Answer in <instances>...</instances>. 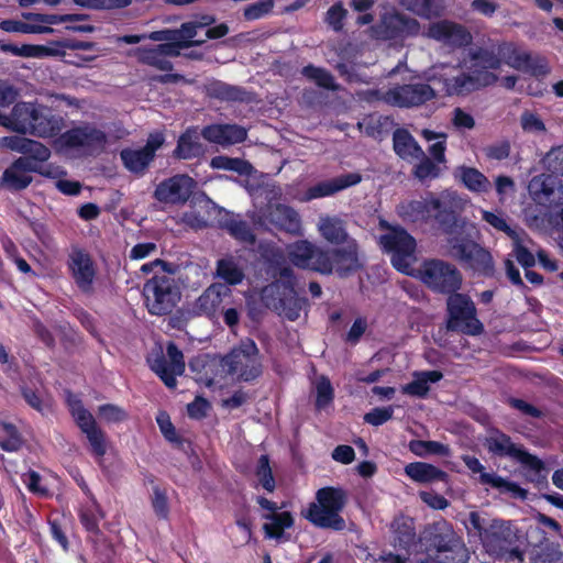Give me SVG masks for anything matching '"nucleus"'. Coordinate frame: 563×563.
Instances as JSON below:
<instances>
[{"label": "nucleus", "instance_id": "nucleus-1", "mask_svg": "<svg viewBox=\"0 0 563 563\" xmlns=\"http://www.w3.org/2000/svg\"><path fill=\"white\" fill-rule=\"evenodd\" d=\"M503 62L508 66L534 76L547 74L531 55L511 43L495 47H476L468 52V59L457 65L435 64L423 73L427 81L441 85V91L448 96H466L481 88L494 85L498 77L493 70Z\"/></svg>", "mask_w": 563, "mask_h": 563}, {"label": "nucleus", "instance_id": "nucleus-2", "mask_svg": "<svg viewBox=\"0 0 563 563\" xmlns=\"http://www.w3.org/2000/svg\"><path fill=\"white\" fill-rule=\"evenodd\" d=\"M468 531L473 530L479 537L489 554L507 560H522L520 551L515 547L516 533L510 523L500 519H488L477 511L468 515Z\"/></svg>", "mask_w": 563, "mask_h": 563}, {"label": "nucleus", "instance_id": "nucleus-3", "mask_svg": "<svg viewBox=\"0 0 563 563\" xmlns=\"http://www.w3.org/2000/svg\"><path fill=\"white\" fill-rule=\"evenodd\" d=\"M107 144V133L92 123L73 126L53 142L56 152L75 158L98 156L104 152Z\"/></svg>", "mask_w": 563, "mask_h": 563}, {"label": "nucleus", "instance_id": "nucleus-4", "mask_svg": "<svg viewBox=\"0 0 563 563\" xmlns=\"http://www.w3.org/2000/svg\"><path fill=\"white\" fill-rule=\"evenodd\" d=\"M346 504V494L341 488L323 487L316 493V500L309 505L305 518L322 529L341 531L345 521L341 516Z\"/></svg>", "mask_w": 563, "mask_h": 563}, {"label": "nucleus", "instance_id": "nucleus-5", "mask_svg": "<svg viewBox=\"0 0 563 563\" xmlns=\"http://www.w3.org/2000/svg\"><path fill=\"white\" fill-rule=\"evenodd\" d=\"M378 227L383 231L378 240L379 245L390 255L393 266L410 275L412 264L416 262V240L400 225H391L384 219L379 220Z\"/></svg>", "mask_w": 563, "mask_h": 563}, {"label": "nucleus", "instance_id": "nucleus-6", "mask_svg": "<svg viewBox=\"0 0 563 563\" xmlns=\"http://www.w3.org/2000/svg\"><path fill=\"white\" fill-rule=\"evenodd\" d=\"M144 302L153 316L170 313L181 298L176 279L167 274L155 275L143 287Z\"/></svg>", "mask_w": 563, "mask_h": 563}, {"label": "nucleus", "instance_id": "nucleus-7", "mask_svg": "<svg viewBox=\"0 0 563 563\" xmlns=\"http://www.w3.org/2000/svg\"><path fill=\"white\" fill-rule=\"evenodd\" d=\"M437 97L435 90L427 84L397 85L387 90H372L367 92L368 101H383L398 108L419 107Z\"/></svg>", "mask_w": 563, "mask_h": 563}, {"label": "nucleus", "instance_id": "nucleus-8", "mask_svg": "<svg viewBox=\"0 0 563 563\" xmlns=\"http://www.w3.org/2000/svg\"><path fill=\"white\" fill-rule=\"evenodd\" d=\"M221 366L239 379L250 382L262 373L258 349L253 340H244L221 361Z\"/></svg>", "mask_w": 563, "mask_h": 563}, {"label": "nucleus", "instance_id": "nucleus-9", "mask_svg": "<svg viewBox=\"0 0 563 563\" xmlns=\"http://www.w3.org/2000/svg\"><path fill=\"white\" fill-rule=\"evenodd\" d=\"M448 329L468 335H478L484 331L483 323L476 317L473 300L464 294L452 292L448 298Z\"/></svg>", "mask_w": 563, "mask_h": 563}, {"label": "nucleus", "instance_id": "nucleus-10", "mask_svg": "<svg viewBox=\"0 0 563 563\" xmlns=\"http://www.w3.org/2000/svg\"><path fill=\"white\" fill-rule=\"evenodd\" d=\"M418 276L430 289L452 294L460 289L462 276L457 268L441 260L424 262L418 271Z\"/></svg>", "mask_w": 563, "mask_h": 563}, {"label": "nucleus", "instance_id": "nucleus-11", "mask_svg": "<svg viewBox=\"0 0 563 563\" xmlns=\"http://www.w3.org/2000/svg\"><path fill=\"white\" fill-rule=\"evenodd\" d=\"M286 252L288 260L296 267L331 275L332 268L328 258V250L307 240H299L289 244Z\"/></svg>", "mask_w": 563, "mask_h": 563}, {"label": "nucleus", "instance_id": "nucleus-12", "mask_svg": "<svg viewBox=\"0 0 563 563\" xmlns=\"http://www.w3.org/2000/svg\"><path fill=\"white\" fill-rule=\"evenodd\" d=\"M484 444L493 455L516 460L533 472H540L543 468L540 459L527 452L522 445L512 442L511 438L501 431L489 432Z\"/></svg>", "mask_w": 563, "mask_h": 563}, {"label": "nucleus", "instance_id": "nucleus-13", "mask_svg": "<svg viewBox=\"0 0 563 563\" xmlns=\"http://www.w3.org/2000/svg\"><path fill=\"white\" fill-rule=\"evenodd\" d=\"M67 404L77 426L86 434L92 453L98 457H102L107 452L106 437L97 427L95 418L84 408L77 397L69 395L67 397Z\"/></svg>", "mask_w": 563, "mask_h": 563}, {"label": "nucleus", "instance_id": "nucleus-14", "mask_svg": "<svg viewBox=\"0 0 563 563\" xmlns=\"http://www.w3.org/2000/svg\"><path fill=\"white\" fill-rule=\"evenodd\" d=\"M162 133L150 134L146 144L142 148H124L120 157L124 167L136 175H143L155 157L156 151L164 144Z\"/></svg>", "mask_w": 563, "mask_h": 563}, {"label": "nucleus", "instance_id": "nucleus-15", "mask_svg": "<svg viewBox=\"0 0 563 563\" xmlns=\"http://www.w3.org/2000/svg\"><path fill=\"white\" fill-rule=\"evenodd\" d=\"M167 357L161 352L154 358H151V369L156 373L159 378L168 388H174L177 385L176 377L185 372V361L183 352L176 346L175 343H168Z\"/></svg>", "mask_w": 563, "mask_h": 563}, {"label": "nucleus", "instance_id": "nucleus-16", "mask_svg": "<svg viewBox=\"0 0 563 563\" xmlns=\"http://www.w3.org/2000/svg\"><path fill=\"white\" fill-rule=\"evenodd\" d=\"M195 181L187 175H175L157 184L154 198L164 205H183L191 196Z\"/></svg>", "mask_w": 563, "mask_h": 563}, {"label": "nucleus", "instance_id": "nucleus-17", "mask_svg": "<svg viewBox=\"0 0 563 563\" xmlns=\"http://www.w3.org/2000/svg\"><path fill=\"white\" fill-rule=\"evenodd\" d=\"M463 462L467 468L473 473H479V482L483 485H488L493 488L498 489L503 494H510L515 498L526 499L527 490L521 488L518 484L501 477L496 473L484 472L485 467L475 456L465 455Z\"/></svg>", "mask_w": 563, "mask_h": 563}, {"label": "nucleus", "instance_id": "nucleus-18", "mask_svg": "<svg viewBox=\"0 0 563 563\" xmlns=\"http://www.w3.org/2000/svg\"><path fill=\"white\" fill-rule=\"evenodd\" d=\"M328 258L331 265V274L336 273L340 277H347L362 267L356 240L349 241L328 250Z\"/></svg>", "mask_w": 563, "mask_h": 563}, {"label": "nucleus", "instance_id": "nucleus-19", "mask_svg": "<svg viewBox=\"0 0 563 563\" xmlns=\"http://www.w3.org/2000/svg\"><path fill=\"white\" fill-rule=\"evenodd\" d=\"M229 305H232L231 289L223 284H212L198 297L195 310L199 314L214 318Z\"/></svg>", "mask_w": 563, "mask_h": 563}, {"label": "nucleus", "instance_id": "nucleus-20", "mask_svg": "<svg viewBox=\"0 0 563 563\" xmlns=\"http://www.w3.org/2000/svg\"><path fill=\"white\" fill-rule=\"evenodd\" d=\"M418 32V21L398 12L385 13L375 29L376 36L383 40H391L401 35H415Z\"/></svg>", "mask_w": 563, "mask_h": 563}, {"label": "nucleus", "instance_id": "nucleus-21", "mask_svg": "<svg viewBox=\"0 0 563 563\" xmlns=\"http://www.w3.org/2000/svg\"><path fill=\"white\" fill-rule=\"evenodd\" d=\"M468 200L454 190H444L433 195L434 219L441 227L457 223L456 213L464 210Z\"/></svg>", "mask_w": 563, "mask_h": 563}, {"label": "nucleus", "instance_id": "nucleus-22", "mask_svg": "<svg viewBox=\"0 0 563 563\" xmlns=\"http://www.w3.org/2000/svg\"><path fill=\"white\" fill-rule=\"evenodd\" d=\"M29 15L27 18H30ZM36 21L23 22L19 20H2L0 21V29L8 33H22V34H37L46 33L52 30L43 24H56L64 21H78L80 18L77 14H67L62 16L59 20L55 15H33Z\"/></svg>", "mask_w": 563, "mask_h": 563}, {"label": "nucleus", "instance_id": "nucleus-23", "mask_svg": "<svg viewBox=\"0 0 563 563\" xmlns=\"http://www.w3.org/2000/svg\"><path fill=\"white\" fill-rule=\"evenodd\" d=\"M35 106L36 103L26 101L14 103L10 113L0 112V125L23 135L31 134Z\"/></svg>", "mask_w": 563, "mask_h": 563}, {"label": "nucleus", "instance_id": "nucleus-24", "mask_svg": "<svg viewBox=\"0 0 563 563\" xmlns=\"http://www.w3.org/2000/svg\"><path fill=\"white\" fill-rule=\"evenodd\" d=\"M68 268L78 288L90 292L96 277L91 257L80 250H74L69 255Z\"/></svg>", "mask_w": 563, "mask_h": 563}, {"label": "nucleus", "instance_id": "nucleus-25", "mask_svg": "<svg viewBox=\"0 0 563 563\" xmlns=\"http://www.w3.org/2000/svg\"><path fill=\"white\" fill-rule=\"evenodd\" d=\"M428 36L453 47L466 46L472 41V35L465 27L449 21L431 24Z\"/></svg>", "mask_w": 563, "mask_h": 563}, {"label": "nucleus", "instance_id": "nucleus-26", "mask_svg": "<svg viewBox=\"0 0 563 563\" xmlns=\"http://www.w3.org/2000/svg\"><path fill=\"white\" fill-rule=\"evenodd\" d=\"M201 134L210 143L229 146L245 141L247 131L238 124H211L203 128Z\"/></svg>", "mask_w": 563, "mask_h": 563}, {"label": "nucleus", "instance_id": "nucleus-27", "mask_svg": "<svg viewBox=\"0 0 563 563\" xmlns=\"http://www.w3.org/2000/svg\"><path fill=\"white\" fill-rule=\"evenodd\" d=\"M64 125L63 117L54 114L48 108L36 103L31 135L42 139L53 137L59 134Z\"/></svg>", "mask_w": 563, "mask_h": 563}, {"label": "nucleus", "instance_id": "nucleus-28", "mask_svg": "<svg viewBox=\"0 0 563 563\" xmlns=\"http://www.w3.org/2000/svg\"><path fill=\"white\" fill-rule=\"evenodd\" d=\"M292 287V271L290 268H283L279 273V279L262 289V301L267 308L275 310L277 307H282V301L288 294H291Z\"/></svg>", "mask_w": 563, "mask_h": 563}, {"label": "nucleus", "instance_id": "nucleus-29", "mask_svg": "<svg viewBox=\"0 0 563 563\" xmlns=\"http://www.w3.org/2000/svg\"><path fill=\"white\" fill-rule=\"evenodd\" d=\"M442 229L446 235L448 254L460 261L464 260L467 255V246L475 244L467 232L466 224L463 222L451 223L443 225Z\"/></svg>", "mask_w": 563, "mask_h": 563}, {"label": "nucleus", "instance_id": "nucleus-30", "mask_svg": "<svg viewBox=\"0 0 563 563\" xmlns=\"http://www.w3.org/2000/svg\"><path fill=\"white\" fill-rule=\"evenodd\" d=\"M33 170H36V163L30 158H18L3 172L2 184L10 190L24 189L32 181L30 173Z\"/></svg>", "mask_w": 563, "mask_h": 563}, {"label": "nucleus", "instance_id": "nucleus-31", "mask_svg": "<svg viewBox=\"0 0 563 563\" xmlns=\"http://www.w3.org/2000/svg\"><path fill=\"white\" fill-rule=\"evenodd\" d=\"M181 53L175 45H157L151 48H137V59L158 70L168 71L173 69V64L168 57L179 56Z\"/></svg>", "mask_w": 563, "mask_h": 563}, {"label": "nucleus", "instance_id": "nucleus-32", "mask_svg": "<svg viewBox=\"0 0 563 563\" xmlns=\"http://www.w3.org/2000/svg\"><path fill=\"white\" fill-rule=\"evenodd\" d=\"M317 230L319 234L332 245H343L354 240L346 230L345 221L336 216H320Z\"/></svg>", "mask_w": 563, "mask_h": 563}, {"label": "nucleus", "instance_id": "nucleus-33", "mask_svg": "<svg viewBox=\"0 0 563 563\" xmlns=\"http://www.w3.org/2000/svg\"><path fill=\"white\" fill-rule=\"evenodd\" d=\"M269 221L278 229L292 235H302V224L298 212L285 205H276L269 208Z\"/></svg>", "mask_w": 563, "mask_h": 563}, {"label": "nucleus", "instance_id": "nucleus-34", "mask_svg": "<svg viewBox=\"0 0 563 563\" xmlns=\"http://www.w3.org/2000/svg\"><path fill=\"white\" fill-rule=\"evenodd\" d=\"M433 195L430 194L419 200L401 202L397 207L398 214L408 221H428L434 218Z\"/></svg>", "mask_w": 563, "mask_h": 563}, {"label": "nucleus", "instance_id": "nucleus-35", "mask_svg": "<svg viewBox=\"0 0 563 563\" xmlns=\"http://www.w3.org/2000/svg\"><path fill=\"white\" fill-rule=\"evenodd\" d=\"M201 136L197 128L187 129L177 141L174 156L179 159H190L203 155L206 147L200 141Z\"/></svg>", "mask_w": 563, "mask_h": 563}, {"label": "nucleus", "instance_id": "nucleus-36", "mask_svg": "<svg viewBox=\"0 0 563 563\" xmlns=\"http://www.w3.org/2000/svg\"><path fill=\"white\" fill-rule=\"evenodd\" d=\"M361 181V176L357 174H349L345 176L338 177L335 179L319 183L310 187L307 192V199H317L322 197L331 196L340 190H343L350 186L356 185Z\"/></svg>", "mask_w": 563, "mask_h": 563}, {"label": "nucleus", "instance_id": "nucleus-37", "mask_svg": "<svg viewBox=\"0 0 563 563\" xmlns=\"http://www.w3.org/2000/svg\"><path fill=\"white\" fill-rule=\"evenodd\" d=\"M455 177L472 192L486 194L492 189L489 179L475 167L459 166L455 169Z\"/></svg>", "mask_w": 563, "mask_h": 563}, {"label": "nucleus", "instance_id": "nucleus-38", "mask_svg": "<svg viewBox=\"0 0 563 563\" xmlns=\"http://www.w3.org/2000/svg\"><path fill=\"white\" fill-rule=\"evenodd\" d=\"M393 142L396 154L405 161L415 162V157L422 156L423 150L407 130H396Z\"/></svg>", "mask_w": 563, "mask_h": 563}, {"label": "nucleus", "instance_id": "nucleus-39", "mask_svg": "<svg viewBox=\"0 0 563 563\" xmlns=\"http://www.w3.org/2000/svg\"><path fill=\"white\" fill-rule=\"evenodd\" d=\"M405 473L412 481L418 483H431L435 481H444L446 474L438 467L423 463L413 462L405 466Z\"/></svg>", "mask_w": 563, "mask_h": 563}, {"label": "nucleus", "instance_id": "nucleus-40", "mask_svg": "<svg viewBox=\"0 0 563 563\" xmlns=\"http://www.w3.org/2000/svg\"><path fill=\"white\" fill-rule=\"evenodd\" d=\"M442 377L443 375L439 371L416 373L415 379L411 383L402 386V393L410 396L424 397L430 389L429 384L437 383Z\"/></svg>", "mask_w": 563, "mask_h": 563}, {"label": "nucleus", "instance_id": "nucleus-41", "mask_svg": "<svg viewBox=\"0 0 563 563\" xmlns=\"http://www.w3.org/2000/svg\"><path fill=\"white\" fill-rule=\"evenodd\" d=\"M217 276L227 284L238 285L244 278V272L239 261L233 256H227L217 263Z\"/></svg>", "mask_w": 563, "mask_h": 563}, {"label": "nucleus", "instance_id": "nucleus-42", "mask_svg": "<svg viewBox=\"0 0 563 563\" xmlns=\"http://www.w3.org/2000/svg\"><path fill=\"white\" fill-rule=\"evenodd\" d=\"M264 518L271 521L263 526L265 536L269 539H280L284 534V530L294 525V518L288 511L268 514L265 515Z\"/></svg>", "mask_w": 563, "mask_h": 563}, {"label": "nucleus", "instance_id": "nucleus-43", "mask_svg": "<svg viewBox=\"0 0 563 563\" xmlns=\"http://www.w3.org/2000/svg\"><path fill=\"white\" fill-rule=\"evenodd\" d=\"M208 25V22H186L180 25L179 29L175 30L176 34V47L177 49L188 48L196 45H201L205 40H194L197 35V30Z\"/></svg>", "mask_w": 563, "mask_h": 563}, {"label": "nucleus", "instance_id": "nucleus-44", "mask_svg": "<svg viewBox=\"0 0 563 563\" xmlns=\"http://www.w3.org/2000/svg\"><path fill=\"white\" fill-rule=\"evenodd\" d=\"M402 4L409 11L426 19L441 15L444 9L443 0H402Z\"/></svg>", "mask_w": 563, "mask_h": 563}, {"label": "nucleus", "instance_id": "nucleus-45", "mask_svg": "<svg viewBox=\"0 0 563 563\" xmlns=\"http://www.w3.org/2000/svg\"><path fill=\"white\" fill-rule=\"evenodd\" d=\"M280 305L282 307H277L274 311L290 321H295L299 318L300 311L306 305V300L299 297L292 287L291 294H288Z\"/></svg>", "mask_w": 563, "mask_h": 563}, {"label": "nucleus", "instance_id": "nucleus-46", "mask_svg": "<svg viewBox=\"0 0 563 563\" xmlns=\"http://www.w3.org/2000/svg\"><path fill=\"white\" fill-rule=\"evenodd\" d=\"M210 166L216 169L233 170L240 175H250L253 170L252 165L246 161L221 155L213 157Z\"/></svg>", "mask_w": 563, "mask_h": 563}, {"label": "nucleus", "instance_id": "nucleus-47", "mask_svg": "<svg viewBox=\"0 0 563 563\" xmlns=\"http://www.w3.org/2000/svg\"><path fill=\"white\" fill-rule=\"evenodd\" d=\"M302 75L321 88L333 91L339 89L334 81V77L324 68L308 65L303 67Z\"/></svg>", "mask_w": 563, "mask_h": 563}, {"label": "nucleus", "instance_id": "nucleus-48", "mask_svg": "<svg viewBox=\"0 0 563 563\" xmlns=\"http://www.w3.org/2000/svg\"><path fill=\"white\" fill-rule=\"evenodd\" d=\"M466 249L467 255L462 260L475 269L487 271L492 268L490 254L478 244L470 245Z\"/></svg>", "mask_w": 563, "mask_h": 563}, {"label": "nucleus", "instance_id": "nucleus-49", "mask_svg": "<svg viewBox=\"0 0 563 563\" xmlns=\"http://www.w3.org/2000/svg\"><path fill=\"white\" fill-rule=\"evenodd\" d=\"M417 164L413 167V175L419 180H426L428 178H437L441 173V164L432 161L430 157L426 156V153L422 151L421 157H415Z\"/></svg>", "mask_w": 563, "mask_h": 563}, {"label": "nucleus", "instance_id": "nucleus-50", "mask_svg": "<svg viewBox=\"0 0 563 563\" xmlns=\"http://www.w3.org/2000/svg\"><path fill=\"white\" fill-rule=\"evenodd\" d=\"M209 96L223 100V101H239L243 100L244 91L234 86L217 81L208 87Z\"/></svg>", "mask_w": 563, "mask_h": 563}, {"label": "nucleus", "instance_id": "nucleus-51", "mask_svg": "<svg viewBox=\"0 0 563 563\" xmlns=\"http://www.w3.org/2000/svg\"><path fill=\"white\" fill-rule=\"evenodd\" d=\"M255 476L257 478L258 485H261L265 490L272 493L275 489V478L273 476L269 459L267 455H261L258 459L255 468Z\"/></svg>", "mask_w": 563, "mask_h": 563}, {"label": "nucleus", "instance_id": "nucleus-52", "mask_svg": "<svg viewBox=\"0 0 563 563\" xmlns=\"http://www.w3.org/2000/svg\"><path fill=\"white\" fill-rule=\"evenodd\" d=\"M225 229L236 240L245 243L253 244L255 242V235L252 232L251 227L247 222L241 219H230L225 222Z\"/></svg>", "mask_w": 563, "mask_h": 563}, {"label": "nucleus", "instance_id": "nucleus-53", "mask_svg": "<svg viewBox=\"0 0 563 563\" xmlns=\"http://www.w3.org/2000/svg\"><path fill=\"white\" fill-rule=\"evenodd\" d=\"M410 451L417 456L427 454L446 455L448 446L437 441L412 440L409 443Z\"/></svg>", "mask_w": 563, "mask_h": 563}, {"label": "nucleus", "instance_id": "nucleus-54", "mask_svg": "<svg viewBox=\"0 0 563 563\" xmlns=\"http://www.w3.org/2000/svg\"><path fill=\"white\" fill-rule=\"evenodd\" d=\"M274 8V0H261L247 5L244 9V18L247 21H254L267 15Z\"/></svg>", "mask_w": 563, "mask_h": 563}, {"label": "nucleus", "instance_id": "nucleus-55", "mask_svg": "<svg viewBox=\"0 0 563 563\" xmlns=\"http://www.w3.org/2000/svg\"><path fill=\"white\" fill-rule=\"evenodd\" d=\"M482 218L494 229L506 233L510 238L516 236V232L507 224L506 219L501 212H490L487 210H481Z\"/></svg>", "mask_w": 563, "mask_h": 563}, {"label": "nucleus", "instance_id": "nucleus-56", "mask_svg": "<svg viewBox=\"0 0 563 563\" xmlns=\"http://www.w3.org/2000/svg\"><path fill=\"white\" fill-rule=\"evenodd\" d=\"M27 155L32 162H46L51 156V151L47 146L41 142L29 139L23 153Z\"/></svg>", "mask_w": 563, "mask_h": 563}, {"label": "nucleus", "instance_id": "nucleus-57", "mask_svg": "<svg viewBox=\"0 0 563 563\" xmlns=\"http://www.w3.org/2000/svg\"><path fill=\"white\" fill-rule=\"evenodd\" d=\"M394 415V407H377L365 413L364 421L372 426H382L391 419Z\"/></svg>", "mask_w": 563, "mask_h": 563}, {"label": "nucleus", "instance_id": "nucleus-58", "mask_svg": "<svg viewBox=\"0 0 563 563\" xmlns=\"http://www.w3.org/2000/svg\"><path fill=\"white\" fill-rule=\"evenodd\" d=\"M333 399V388L327 377H321L317 384L316 406L321 409L329 405Z\"/></svg>", "mask_w": 563, "mask_h": 563}, {"label": "nucleus", "instance_id": "nucleus-59", "mask_svg": "<svg viewBox=\"0 0 563 563\" xmlns=\"http://www.w3.org/2000/svg\"><path fill=\"white\" fill-rule=\"evenodd\" d=\"M543 162L550 172L563 175V146L553 147L548 152Z\"/></svg>", "mask_w": 563, "mask_h": 563}, {"label": "nucleus", "instance_id": "nucleus-60", "mask_svg": "<svg viewBox=\"0 0 563 563\" xmlns=\"http://www.w3.org/2000/svg\"><path fill=\"white\" fill-rule=\"evenodd\" d=\"M152 506L155 514L166 519L169 512L167 494L164 489H161L158 486L153 488V497H152Z\"/></svg>", "mask_w": 563, "mask_h": 563}, {"label": "nucleus", "instance_id": "nucleus-61", "mask_svg": "<svg viewBox=\"0 0 563 563\" xmlns=\"http://www.w3.org/2000/svg\"><path fill=\"white\" fill-rule=\"evenodd\" d=\"M22 396L33 409L41 413H44L51 407L49 399L43 398L41 395L30 388H22Z\"/></svg>", "mask_w": 563, "mask_h": 563}, {"label": "nucleus", "instance_id": "nucleus-62", "mask_svg": "<svg viewBox=\"0 0 563 563\" xmlns=\"http://www.w3.org/2000/svg\"><path fill=\"white\" fill-rule=\"evenodd\" d=\"M521 128L529 133H540L545 131L542 120L534 113L526 111L520 118Z\"/></svg>", "mask_w": 563, "mask_h": 563}, {"label": "nucleus", "instance_id": "nucleus-63", "mask_svg": "<svg viewBox=\"0 0 563 563\" xmlns=\"http://www.w3.org/2000/svg\"><path fill=\"white\" fill-rule=\"evenodd\" d=\"M99 415L108 422H121L126 419L128 415L119 406L107 404L99 407Z\"/></svg>", "mask_w": 563, "mask_h": 563}, {"label": "nucleus", "instance_id": "nucleus-64", "mask_svg": "<svg viewBox=\"0 0 563 563\" xmlns=\"http://www.w3.org/2000/svg\"><path fill=\"white\" fill-rule=\"evenodd\" d=\"M451 122L457 130H472L475 126L474 118L461 108L452 111Z\"/></svg>", "mask_w": 563, "mask_h": 563}]
</instances>
